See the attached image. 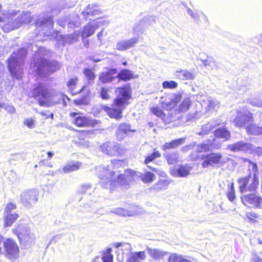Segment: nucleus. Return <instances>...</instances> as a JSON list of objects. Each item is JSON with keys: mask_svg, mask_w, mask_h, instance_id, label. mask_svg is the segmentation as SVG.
<instances>
[{"mask_svg": "<svg viewBox=\"0 0 262 262\" xmlns=\"http://www.w3.org/2000/svg\"><path fill=\"white\" fill-rule=\"evenodd\" d=\"M228 148L233 152L244 151L251 152L253 149L252 145L244 141H240L232 144L229 145Z\"/></svg>", "mask_w": 262, "mask_h": 262, "instance_id": "nucleus-19", "label": "nucleus"}, {"mask_svg": "<svg viewBox=\"0 0 262 262\" xmlns=\"http://www.w3.org/2000/svg\"><path fill=\"white\" fill-rule=\"evenodd\" d=\"M150 112L156 115V116L159 117L162 120H164L165 117V115L163 113V111L161 110L159 107L158 106H153L151 107L150 108Z\"/></svg>", "mask_w": 262, "mask_h": 262, "instance_id": "nucleus-45", "label": "nucleus"}, {"mask_svg": "<svg viewBox=\"0 0 262 262\" xmlns=\"http://www.w3.org/2000/svg\"><path fill=\"white\" fill-rule=\"evenodd\" d=\"M91 188V185L89 184H83L80 186L78 189L79 193L83 194L88 192V190Z\"/></svg>", "mask_w": 262, "mask_h": 262, "instance_id": "nucleus-55", "label": "nucleus"}, {"mask_svg": "<svg viewBox=\"0 0 262 262\" xmlns=\"http://www.w3.org/2000/svg\"><path fill=\"white\" fill-rule=\"evenodd\" d=\"M79 17V16L76 15V18H75L76 20L69 22L68 24V27L69 28H71L72 27H78V26H80L81 23L78 20Z\"/></svg>", "mask_w": 262, "mask_h": 262, "instance_id": "nucleus-57", "label": "nucleus"}, {"mask_svg": "<svg viewBox=\"0 0 262 262\" xmlns=\"http://www.w3.org/2000/svg\"><path fill=\"white\" fill-rule=\"evenodd\" d=\"M247 102L254 106L262 107V95H257L248 99Z\"/></svg>", "mask_w": 262, "mask_h": 262, "instance_id": "nucleus-39", "label": "nucleus"}, {"mask_svg": "<svg viewBox=\"0 0 262 262\" xmlns=\"http://www.w3.org/2000/svg\"><path fill=\"white\" fill-rule=\"evenodd\" d=\"M33 96L38 99L40 105L51 106L59 103L61 101L65 103L66 96L61 93L52 95L44 84H39L33 91Z\"/></svg>", "mask_w": 262, "mask_h": 262, "instance_id": "nucleus-4", "label": "nucleus"}, {"mask_svg": "<svg viewBox=\"0 0 262 262\" xmlns=\"http://www.w3.org/2000/svg\"><path fill=\"white\" fill-rule=\"evenodd\" d=\"M227 197L228 199L231 202H233L235 199V191L234 189L233 183H232L229 188V189L227 192Z\"/></svg>", "mask_w": 262, "mask_h": 262, "instance_id": "nucleus-48", "label": "nucleus"}, {"mask_svg": "<svg viewBox=\"0 0 262 262\" xmlns=\"http://www.w3.org/2000/svg\"><path fill=\"white\" fill-rule=\"evenodd\" d=\"M77 81V78L76 77L71 78L68 82H67V86L70 89V90L71 91L72 93H73L74 91L76 85Z\"/></svg>", "mask_w": 262, "mask_h": 262, "instance_id": "nucleus-51", "label": "nucleus"}, {"mask_svg": "<svg viewBox=\"0 0 262 262\" xmlns=\"http://www.w3.org/2000/svg\"><path fill=\"white\" fill-rule=\"evenodd\" d=\"M101 149L102 152L111 156L123 154V151L120 149L119 145L115 142H106L101 146Z\"/></svg>", "mask_w": 262, "mask_h": 262, "instance_id": "nucleus-16", "label": "nucleus"}, {"mask_svg": "<svg viewBox=\"0 0 262 262\" xmlns=\"http://www.w3.org/2000/svg\"><path fill=\"white\" fill-rule=\"evenodd\" d=\"M43 49H39L38 53L35 54L34 59L31 61V66L36 74L39 76H45L52 73L60 68V63L56 61H49L45 59L41 58L36 60L35 58L41 52Z\"/></svg>", "mask_w": 262, "mask_h": 262, "instance_id": "nucleus-6", "label": "nucleus"}, {"mask_svg": "<svg viewBox=\"0 0 262 262\" xmlns=\"http://www.w3.org/2000/svg\"><path fill=\"white\" fill-rule=\"evenodd\" d=\"M192 104L191 98H186L179 105V111L181 112H185L189 109L190 106Z\"/></svg>", "mask_w": 262, "mask_h": 262, "instance_id": "nucleus-42", "label": "nucleus"}, {"mask_svg": "<svg viewBox=\"0 0 262 262\" xmlns=\"http://www.w3.org/2000/svg\"><path fill=\"white\" fill-rule=\"evenodd\" d=\"M116 76L118 77V80H117L118 82L120 79L125 81L129 80L132 78L133 75L129 70L124 69L119 74H117Z\"/></svg>", "mask_w": 262, "mask_h": 262, "instance_id": "nucleus-40", "label": "nucleus"}, {"mask_svg": "<svg viewBox=\"0 0 262 262\" xmlns=\"http://www.w3.org/2000/svg\"><path fill=\"white\" fill-rule=\"evenodd\" d=\"M111 248L106 250L102 257L103 262H113V256L111 254Z\"/></svg>", "mask_w": 262, "mask_h": 262, "instance_id": "nucleus-47", "label": "nucleus"}, {"mask_svg": "<svg viewBox=\"0 0 262 262\" xmlns=\"http://www.w3.org/2000/svg\"><path fill=\"white\" fill-rule=\"evenodd\" d=\"M103 34H104V29H102L101 30V31L97 34V39L100 42V45L102 44V38L103 36Z\"/></svg>", "mask_w": 262, "mask_h": 262, "instance_id": "nucleus-62", "label": "nucleus"}, {"mask_svg": "<svg viewBox=\"0 0 262 262\" xmlns=\"http://www.w3.org/2000/svg\"><path fill=\"white\" fill-rule=\"evenodd\" d=\"M202 159L203 160L202 166L203 168H206L209 166L220 167L226 163L227 158H224L221 153L212 152L207 155H203Z\"/></svg>", "mask_w": 262, "mask_h": 262, "instance_id": "nucleus-10", "label": "nucleus"}, {"mask_svg": "<svg viewBox=\"0 0 262 262\" xmlns=\"http://www.w3.org/2000/svg\"><path fill=\"white\" fill-rule=\"evenodd\" d=\"M112 164L114 167H117L122 165V164H123V162L120 160H114L113 161H112Z\"/></svg>", "mask_w": 262, "mask_h": 262, "instance_id": "nucleus-63", "label": "nucleus"}, {"mask_svg": "<svg viewBox=\"0 0 262 262\" xmlns=\"http://www.w3.org/2000/svg\"><path fill=\"white\" fill-rule=\"evenodd\" d=\"M101 13L99 6L95 4L89 5L82 12L81 15L86 18L89 16H96Z\"/></svg>", "mask_w": 262, "mask_h": 262, "instance_id": "nucleus-27", "label": "nucleus"}, {"mask_svg": "<svg viewBox=\"0 0 262 262\" xmlns=\"http://www.w3.org/2000/svg\"><path fill=\"white\" fill-rule=\"evenodd\" d=\"M219 123L216 122H210L204 125H203L200 131L198 132L196 134L199 135L204 136L209 134L210 131L214 128L216 126L219 125Z\"/></svg>", "mask_w": 262, "mask_h": 262, "instance_id": "nucleus-31", "label": "nucleus"}, {"mask_svg": "<svg viewBox=\"0 0 262 262\" xmlns=\"http://www.w3.org/2000/svg\"><path fill=\"white\" fill-rule=\"evenodd\" d=\"M230 135V132L225 128L217 129L214 132V135L216 137L223 138L225 140L229 139Z\"/></svg>", "mask_w": 262, "mask_h": 262, "instance_id": "nucleus-41", "label": "nucleus"}, {"mask_svg": "<svg viewBox=\"0 0 262 262\" xmlns=\"http://www.w3.org/2000/svg\"><path fill=\"white\" fill-rule=\"evenodd\" d=\"M147 167L151 169V170L154 171V172H156L157 174L160 176L162 177H165L166 176V173L163 171L161 169H157L154 167H152L149 165H147Z\"/></svg>", "mask_w": 262, "mask_h": 262, "instance_id": "nucleus-56", "label": "nucleus"}, {"mask_svg": "<svg viewBox=\"0 0 262 262\" xmlns=\"http://www.w3.org/2000/svg\"><path fill=\"white\" fill-rule=\"evenodd\" d=\"M36 25L38 27L37 30H39L40 35L42 34L51 37H55L57 35V32H52L53 21V17L51 16H39V19L36 22Z\"/></svg>", "mask_w": 262, "mask_h": 262, "instance_id": "nucleus-9", "label": "nucleus"}, {"mask_svg": "<svg viewBox=\"0 0 262 262\" xmlns=\"http://www.w3.org/2000/svg\"><path fill=\"white\" fill-rule=\"evenodd\" d=\"M251 262H262V259L257 256H254L251 260Z\"/></svg>", "mask_w": 262, "mask_h": 262, "instance_id": "nucleus-64", "label": "nucleus"}, {"mask_svg": "<svg viewBox=\"0 0 262 262\" xmlns=\"http://www.w3.org/2000/svg\"><path fill=\"white\" fill-rule=\"evenodd\" d=\"M24 124L29 128H34L36 126V121L32 118H26L24 121Z\"/></svg>", "mask_w": 262, "mask_h": 262, "instance_id": "nucleus-49", "label": "nucleus"}, {"mask_svg": "<svg viewBox=\"0 0 262 262\" xmlns=\"http://www.w3.org/2000/svg\"><path fill=\"white\" fill-rule=\"evenodd\" d=\"M70 116L72 118L73 124L79 127H94L100 122L97 120H93L81 113H72Z\"/></svg>", "mask_w": 262, "mask_h": 262, "instance_id": "nucleus-11", "label": "nucleus"}, {"mask_svg": "<svg viewBox=\"0 0 262 262\" xmlns=\"http://www.w3.org/2000/svg\"><path fill=\"white\" fill-rule=\"evenodd\" d=\"M108 24L107 20H104L102 18H99L97 19L90 22L83 28V31L81 32V36L82 39L91 36L95 32L96 29L100 26L105 25Z\"/></svg>", "mask_w": 262, "mask_h": 262, "instance_id": "nucleus-13", "label": "nucleus"}, {"mask_svg": "<svg viewBox=\"0 0 262 262\" xmlns=\"http://www.w3.org/2000/svg\"><path fill=\"white\" fill-rule=\"evenodd\" d=\"M101 96L103 99H108L110 97L108 90L104 88H102L101 90Z\"/></svg>", "mask_w": 262, "mask_h": 262, "instance_id": "nucleus-59", "label": "nucleus"}, {"mask_svg": "<svg viewBox=\"0 0 262 262\" xmlns=\"http://www.w3.org/2000/svg\"><path fill=\"white\" fill-rule=\"evenodd\" d=\"M161 156L160 153L157 151L155 150L154 152L150 156H147L145 159L144 163L147 164L153 161L154 159L157 158H159Z\"/></svg>", "mask_w": 262, "mask_h": 262, "instance_id": "nucleus-46", "label": "nucleus"}, {"mask_svg": "<svg viewBox=\"0 0 262 262\" xmlns=\"http://www.w3.org/2000/svg\"><path fill=\"white\" fill-rule=\"evenodd\" d=\"M196 97L197 100H199L201 101L202 106L205 107L207 111L215 109L219 106V102L211 97H207L201 95H197Z\"/></svg>", "mask_w": 262, "mask_h": 262, "instance_id": "nucleus-18", "label": "nucleus"}, {"mask_svg": "<svg viewBox=\"0 0 262 262\" xmlns=\"http://www.w3.org/2000/svg\"><path fill=\"white\" fill-rule=\"evenodd\" d=\"M170 183L168 180H159L156 183L151 186L150 189L154 190L156 192L166 189Z\"/></svg>", "mask_w": 262, "mask_h": 262, "instance_id": "nucleus-29", "label": "nucleus"}, {"mask_svg": "<svg viewBox=\"0 0 262 262\" xmlns=\"http://www.w3.org/2000/svg\"><path fill=\"white\" fill-rule=\"evenodd\" d=\"M38 191L34 189H28L20 194V200L23 205L28 208H30L38 200Z\"/></svg>", "mask_w": 262, "mask_h": 262, "instance_id": "nucleus-14", "label": "nucleus"}, {"mask_svg": "<svg viewBox=\"0 0 262 262\" xmlns=\"http://www.w3.org/2000/svg\"><path fill=\"white\" fill-rule=\"evenodd\" d=\"M117 70L111 69L106 72L102 73L99 77V80L103 83L113 82L114 80H118V77L116 76Z\"/></svg>", "mask_w": 262, "mask_h": 262, "instance_id": "nucleus-21", "label": "nucleus"}, {"mask_svg": "<svg viewBox=\"0 0 262 262\" xmlns=\"http://www.w3.org/2000/svg\"><path fill=\"white\" fill-rule=\"evenodd\" d=\"M79 33L77 34L74 33V34H71L69 36V43H72L77 39Z\"/></svg>", "mask_w": 262, "mask_h": 262, "instance_id": "nucleus-61", "label": "nucleus"}, {"mask_svg": "<svg viewBox=\"0 0 262 262\" xmlns=\"http://www.w3.org/2000/svg\"><path fill=\"white\" fill-rule=\"evenodd\" d=\"M16 205L12 203H8L6 208H5V212H4V213H15L14 212H13V211L14 210H15L16 209Z\"/></svg>", "mask_w": 262, "mask_h": 262, "instance_id": "nucleus-53", "label": "nucleus"}, {"mask_svg": "<svg viewBox=\"0 0 262 262\" xmlns=\"http://www.w3.org/2000/svg\"><path fill=\"white\" fill-rule=\"evenodd\" d=\"M74 102L77 105L86 104L88 103V100L86 97L82 99H78L74 100Z\"/></svg>", "mask_w": 262, "mask_h": 262, "instance_id": "nucleus-60", "label": "nucleus"}, {"mask_svg": "<svg viewBox=\"0 0 262 262\" xmlns=\"http://www.w3.org/2000/svg\"><path fill=\"white\" fill-rule=\"evenodd\" d=\"M17 217L18 214L16 213H4L5 226L7 227L11 226Z\"/></svg>", "mask_w": 262, "mask_h": 262, "instance_id": "nucleus-35", "label": "nucleus"}, {"mask_svg": "<svg viewBox=\"0 0 262 262\" xmlns=\"http://www.w3.org/2000/svg\"><path fill=\"white\" fill-rule=\"evenodd\" d=\"M201 61L205 67H209L212 69L217 67V63L214 58L212 57H208L206 59H202Z\"/></svg>", "mask_w": 262, "mask_h": 262, "instance_id": "nucleus-43", "label": "nucleus"}, {"mask_svg": "<svg viewBox=\"0 0 262 262\" xmlns=\"http://www.w3.org/2000/svg\"><path fill=\"white\" fill-rule=\"evenodd\" d=\"M116 98L114 99L113 107L102 106V107L111 118L120 120L122 118V111L128 104V100L131 98V92L128 87L117 88Z\"/></svg>", "mask_w": 262, "mask_h": 262, "instance_id": "nucleus-2", "label": "nucleus"}, {"mask_svg": "<svg viewBox=\"0 0 262 262\" xmlns=\"http://www.w3.org/2000/svg\"><path fill=\"white\" fill-rule=\"evenodd\" d=\"M136 130L130 128L129 124L125 123H121L118 127L116 137L119 140H122L128 134V132H134Z\"/></svg>", "mask_w": 262, "mask_h": 262, "instance_id": "nucleus-24", "label": "nucleus"}, {"mask_svg": "<svg viewBox=\"0 0 262 262\" xmlns=\"http://www.w3.org/2000/svg\"><path fill=\"white\" fill-rule=\"evenodd\" d=\"M185 138H182L174 140L170 142L165 143L162 146L163 150L167 149H171L178 147L179 145L182 144L184 143Z\"/></svg>", "mask_w": 262, "mask_h": 262, "instance_id": "nucleus-33", "label": "nucleus"}, {"mask_svg": "<svg viewBox=\"0 0 262 262\" xmlns=\"http://www.w3.org/2000/svg\"><path fill=\"white\" fill-rule=\"evenodd\" d=\"M176 76L182 80H192L194 78V74L186 70H182L176 72Z\"/></svg>", "mask_w": 262, "mask_h": 262, "instance_id": "nucleus-32", "label": "nucleus"}, {"mask_svg": "<svg viewBox=\"0 0 262 262\" xmlns=\"http://www.w3.org/2000/svg\"><path fill=\"white\" fill-rule=\"evenodd\" d=\"M164 89H174L177 87L178 84L174 81H165L162 83Z\"/></svg>", "mask_w": 262, "mask_h": 262, "instance_id": "nucleus-50", "label": "nucleus"}, {"mask_svg": "<svg viewBox=\"0 0 262 262\" xmlns=\"http://www.w3.org/2000/svg\"><path fill=\"white\" fill-rule=\"evenodd\" d=\"M191 169L188 165H181L178 168H173L170 171L171 174L176 177H185L189 174Z\"/></svg>", "mask_w": 262, "mask_h": 262, "instance_id": "nucleus-25", "label": "nucleus"}, {"mask_svg": "<svg viewBox=\"0 0 262 262\" xmlns=\"http://www.w3.org/2000/svg\"><path fill=\"white\" fill-rule=\"evenodd\" d=\"M244 161L248 163V168L249 172L248 176L251 177V176L253 175V177H257L258 170L256 164L247 159Z\"/></svg>", "mask_w": 262, "mask_h": 262, "instance_id": "nucleus-34", "label": "nucleus"}, {"mask_svg": "<svg viewBox=\"0 0 262 262\" xmlns=\"http://www.w3.org/2000/svg\"><path fill=\"white\" fill-rule=\"evenodd\" d=\"M179 155L176 152L169 153L165 155V158L169 164H174L177 163Z\"/></svg>", "mask_w": 262, "mask_h": 262, "instance_id": "nucleus-44", "label": "nucleus"}, {"mask_svg": "<svg viewBox=\"0 0 262 262\" xmlns=\"http://www.w3.org/2000/svg\"><path fill=\"white\" fill-rule=\"evenodd\" d=\"M4 247L7 253L10 255L15 256L18 253V247L12 239H8L5 242Z\"/></svg>", "mask_w": 262, "mask_h": 262, "instance_id": "nucleus-26", "label": "nucleus"}, {"mask_svg": "<svg viewBox=\"0 0 262 262\" xmlns=\"http://www.w3.org/2000/svg\"><path fill=\"white\" fill-rule=\"evenodd\" d=\"M3 108L10 114H14L16 112V110L14 106L9 104L3 103Z\"/></svg>", "mask_w": 262, "mask_h": 262, "instance_id": "nucleus-52", "label": "nucleus"}, {"mask_svg": "<svg viewBox=\"0 0 262 262\" xmlns=\"http://www.w3.org/2000/svg\"><path fill=\"white\" fill-rule=\"evenodd\" d=\"M83 73L89 80H93L95 77V74L88 69H85Z\"/></svg>", "mask_w": 262, "mask_h": 262, "instance_id": "nucleus-54", "label": "nucleus"}, {"mask_svg": "<svg viewBox=\"0 0 262 262\" xmlns=\"http://www.w3.org/2000/svg\"><path fill=\"white\" fill-rule=\"evenodd\" d=\"M170 101H167L163 105V107L166 110H171L173 108L177 103L181 100V96L179 95L172 94L169 96Z\"/></svg>", "mask_w": 262, "mask_h": 262, "instance_id": "nucleus-30", "label": "nucleus"}, {"mask_svg": "<svg viewBox=\"0 0 262 262\" xmlns=\"http://www.w3.org/2000/svg\"><path fill=\"white\" fill-rule=\"evenodd\" d=\"M214 141V139L204 140L201 144H198L194 149L198 152H206L211 149Z\"/></svg>", "mask_w": 262, "mask_h": 262, "instance_id": "nucleus-28", "label": "nucleus"}, {"mask_svg": "<svg viewBox=\"0 0 262 262\" xmlns=\"http://www.w3.org/2000/svg\"><path fill=\"white\" fill-rule=\"evenodd\" d=\"M187 13L194 20H199V16L197 12H193L191 9L187 8Z\"/></svg>", "mask_w": 262, "mask_h": 262, "instance_id": "nucleus-58", "label": "nucleus"}, {"mask_svg": "<svg viewBox=\"0 0 262 262\" xmlns=\"http://www.w3.org/2000/svg\"><path fill=\"white\" fill-rule=\"evenodd\" d=\"M115 247L119 249L117 259L123 262L126 258V262H141L140 260H145L146 254L145 251L134 252L133 247L128 243H118L115 244Z\"/></svg>", "mask_w": 262, "mask_h": 262, "instance_id": "nucleus-5", "label": "nucleus"}, {"mask_svg": "<svg viewBox=\"0 0 262 262\" xmlns=\"http://www.w3.org/2000/svg\"><path fill=\"white\" fill-rule=\"evenodd\" d=\"M138 41V38L137 37L132 38L128 40H120L116 44V49L121 51H125L133 47Z\"/></svg>", "mask_w": 262, "mask_h": 262, "instance_id": "nucleus-22", "label": "nucleus"}, {"mask_svg": "<svg viewBox=\"0 0 262 262\" xmlns=\"http://www.w3.org/2000/svg\"><path fill=\"white\" fill-rule=\"evenodd\" d=\"M168 262H192L189 258L181 255H177L175 253L170 254L169 257Z\"/></svg>", "mask_w": 262, "mask_h": 262, "instance_id": "nucleus-38", "label": "nucleus"}, {"mask_svg": "<svg viewBox=\"0 0 262 262\" xmlns=\"http://www.w3.org/2000/svg\"><path fill=\"white\" fill-rule=\"evenodd\" d=\"M13 232L18 237L20 244L24 248H29L35 244V237L26 225L19 224L13 229Z\"/></svg>", "mask_w": 262, "mask_h": 262, "instance_id": "nucleus-8", "label": "nucleus"}, {"mask_svg": "<svg viewBox=\"0 0 262 262\" xmlns=\"http://www.w3.org/2000/svg\"><path fill=\"white\" fill-rule=\"evenodd\" d=\"M238 182L239 184V187L241 192H246L247 190L249 191H254L256 190L259 184L258 177H245L239 178Z\"/></svg>", "mask_w": 262, "mask_h": 262, "instance_id": "nucleus-12", "label": "nucleus"}, {"mask_svg": "<svg viewBox=\"0 0 262 262\" xmlns=\"http://www.w3.org/2000/svg\"><path fill=\"white\" fill-rule=\"evenodd\" d=\"M147 252L148 255L154 260L159 261L163 259L167 254V252L161 249L147 247Z\"/></svg>", "mask_w": 262, "mask_h": 262, "instance_id": "nucleus-20", "label": "nucleus"}, {"mask_svg": "<svg viewBox=\"0 0 262 262\" xmlns=\"http://www.w3.org/2000/svg\"><path fill=\"white\" fill-rule=\"evenodd\" d=\"M98 171V176L100 179V184L103 188H107L108 186L114 185L116 183L120 186H126L128 185L129 182L135 181L137 178H141L142 181L145 183H150L155 179L154 173L147 171L144 174L139 172H136L132 170L125 171L123 174H119L113 172L107 167H99L97 168Z\"/></svg>", "mask_w": 262, "mask_h": 262, "instance_id": "nucleus-1", "label": "nucleus"}, {"mask_svg": "<svg viewBox=\"0 0 262 262\" xmlns=\"http://www.w3.org/2000/svg\"><path fill=\"white\" fill-rule=\"evenodd\" d=\"M241 200L245 205L249 207H259L262 203L261 198L253 193L243 195Z\"/></svg>", "mask_w": 262, "mask_h": 262, "instance_id": "nucleus-17", "label": "nucleus"}, {"mask_svg": "<svg viewBox=\"0 0 262 262\" xmlns=\"http://www.w3.org/2000/svg\"><path fill=\"white\" fill-rule=\"evenodd\" d=\"M17 11L8 10V13L0 12V21H6L2 27L4 31L8 32L18 28L23 24H28L32 19L31 14L25 12L16 17Z\"/></svg>", "mask_w": 262, "mask_h": 262, "instance_id": "nucleus-3", "label": "nucleus"}, {"mask_svg": "<svg viewBox=\"0 0 262 262\" xmlns=\"http://www.w3.org/2000/svg\"><path fill=\"white\" fill-rule=\"evenodd\" d=\"M27 50L25 48L19 49L17 52H14L8 59V66L11 75L17 79L22 77L23 69L21 63L27 55Z\"/></svg>", "mask_w": 262, "mask_h": 262, "instance_id": "nucleus-7", "label": "nucleus"}, {"mask_svg": "<svg viewBox=\"0 0 262 262\" xmlns=\"http://www.w3.org/2000/svg\"><path fill=\"white\" fill-rule=\"evenodd\" d=\"M80 167L78 162H71L67 164L63 168L62 171L66 173L77 170Z\"/></svg>", "mask_w": 262, "mask_h": 262, "instance_id": "nucleus-36", "label": "nucleus"}, {"mask_svg": "<svg viewBox=\"0 0 262 262\" xmlns=\"http://www.w3.org/2000/svg\"><path fill=\"white\" fill-rule=\"evenodd\" d=\"M139 210L140 208L138 207H134L130 210H125L121 208H117L111 210V212L123 216H131L139 214L141 213Z\"/></svg>", "mask_w": 262, "mask_h": 262, "instance_id": "nucleus-23", "label": "nucleus"}, {"mask_svg": "<svg viewBox=\"0 0 262 262\" xmlns=\"http://www.w3.org/2000/svg\"><path fill=\"white\" fill-rule=\"evenodd\" d=\"M252 114L248 111L242 110L237 112V115L234 120L235 125L238 127L246 126L248 123L253 122Z\"/></svg>", "mask_w": 262, "mask_h": 262, "instance_id": "nucleus-15", "label": "nucleus"}, {"mask_svg": "<svg viewBox=\"0 0 262 262\" xmlns=\"http://www.w3.org/2000/svg\"><path fill=\"white\" fill-rule=\"evenodd\" d=\"M262 127L257 126L256 124L250 123L246 127L247 133L254 135H260Z\"/></svg>", "mask_w": 262, "mask_h": 262, "instance_id": "nucleus-37", "label": "nucleus"}]
</instances>
